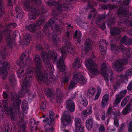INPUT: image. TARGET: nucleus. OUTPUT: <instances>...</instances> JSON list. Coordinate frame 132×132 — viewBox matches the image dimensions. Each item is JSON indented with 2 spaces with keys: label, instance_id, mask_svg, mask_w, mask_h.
Segmentation results:
<instances>
[{
  "label": "nucleus",
  "instance_id": "f257e3e1",
  "mask_svg": "<svg viewBox=\"0 0 132 132\" xmlns=\"http://www.w3.org/2000/svg\"><path fill=\"white\" fill-rule=\"evenodd\" d=\"M41 56L46 67L47 72L46 75L45 73H44L41 71L40 69L42 67V61L39 55L36 54L34 58V61L36 65L35 72L37 75L36 77L40 84L42 82L46 84L49 82L47 77H48V75L50 73L51 75L54 71L52 65L50 63V60L52 57L53 60L54 62L57 59L58 55L55 52L49 51L47 54L45 52L43 51L41 52Z\"/></svg>",
  "mask_w": 132,
  "mask_h": 132
},
{
  "label": "nucleus",
  "instance_id": "f03ea898",
  "mask_svg": "<svg viewBox=\"0 0 132 132\" xmlns=\"http://www.w3.org/2000/svg\"><path fill=\"white\" fill-rule=\"evenodd\" d=\"M73 78L71 80L69 86L70 89H72L77 84L78 82L80 84H84L87 81L85 79L81 74L77 72L73 73Z\"/></svg>",
  "mask_w": 132,
  "mask_h": 132
},
{
  "label": "nucleus",
  "instance_id": "7ed1b4c3",
  "mask_svg": "<svg viewBox=\"0 0 132 132\" xmlns=\"http://www.w3.org/2000/svg\"><path fill=\"white\" fill-rule=\"evenodd\" d=\"M101 72L106 82L109 81V78H110V81L112 82L113 77V74L108 63H103L102 64Z\"/></svg>",
  "mask_w": 132,
  "mask_h": 132
},
{
  "label": "nucleus",
  "instance_id": "20e7f679",
  "mask_svg": "<svg viewBox=\"0 0 132 132\" xmlns=\"http://www.w3.org/2000/svg\"><path fill=\"white\" fill-rule=\"evenodd\" d=\"M94 59L92 57L85 59V64L87 68L90 70L91 73L93 75H95L98 74L99 71L96 64L94 62Z\"/></svg>",
  "mask_w": 132,
  "mask_h": 132
},
{
  "label": "nucleus",
  "instance_id": "39448f33",
  "mask_svg": "<svg viewBox=\"0 0 132 132\" xmlns=\"http://www.w3.org/2000/svg\"><path fill=\"white\" fill-rule=\"evenodd\" d=\"M33 71L28 70L25 72V79L23 83V87L27 88L30 87L31 83L33 80Z\"/></svg>",
  "mask_w": 132,
  "mask_h": 132
},
{
  "label": "nucleus",
  "instance_id": "423d86ee",
  "mask_svg": "<svg viewBox=\"0 0 132 132\" xmlns=\"http://www.w3.org/2000/svg\"><path fill=\"white\" fill-rule=\"evenodd\" d=\"M47 4L50 6L56 5H58L57 9L60 11H65L66 9L69 8V6L72 5V4L68 3H64L63 5L60 4V2H57L54 0L49 1L47 2Z\"/></svg>",
  "mask_w": 132,
  "mask_h": 132
},
{
  "label": "nucleus",
  "instance_id": "0eeeda50",
  "mask_svg": "<svg viewBox=\"0 0 132 132\" xmlns=\"http://www.w3.org/2000/svg\"><path fill=\"white\" fill-rule=\"evenodd\" d=\"M128 60L126 59H120L115 61L112 63L113 68L117 72H121L123 69V65L126 64Z\"/></svg>",
  "mask_w": 132,
  "mask_h": 132
},
{
  "label": "nucleus",
  "instance_id": "6e6552de",
  "mask_svg": "<svg viewBox=\"0 0 132 132\" xmlns=\"http://www.w3.org/2000/svg\"><path fill=\"white\" fill-rule=\"evenodd\" d=\"M3 104L4 109L5 110L6 114L7 116H9L10 115V116L12 119L13 120H15V115L14 114V110L13 109L12 106V105L10 107H8V104L6 101H3Z\"/></svg>",
  "mask_w": 132,
  "mask_h": 132
},
{
  "label": "nucleus",
  "instance_id": "1a4fd4ad",
  "mask_svg": "<svg viewBox=\"0 0 132 132\" xmlns=\"http://www.w3.org/2000/svg\"><path fill=\"white\" fill-rule=\"evenodd\" d=\"M130 0H126L122 4H121V6L118 9L117 13L120 17H122L125 15L126 13V6L129 4Z\"/></svg>",
  "mask_w": 132,
  "mask_h": 132
},
{
  "label": "nucleus",
  "instance_id": "9d476101",
  "mask_svg": "<svg viewBox=\"0 0 132 132\" xmlns=\"http://www.w3.org/2000/svg\"><path fill=\"white\" fill-rule=\"evenodd\" d=\"M10 63L8 61L4 62L2 64L3 67L0 68V73L2 79H4L7 74V70L10 67Z\"/></svg>",
  "mask_w": 132,
  "mask_h": 132
},
{
  "label": "nucleus",
  "instance_id": "9b49d317",
  "mask_svg": "<svg viewBox=\"0 0 132 132\" xmlns=\"http://www.w3.org/2000/svg\"><path fill=\"white\" fill-rule=\"evenodd\" d=\"M26 7L31 12V13L28 14L29 19L30 20L32 19H35L37 18L39 15V13L36 11L35 5H32L31 6L30 5H28Z\"/></svg>",
  "mask_w": 132,
  "mask_h": 132
},
{
  "label": "nucleus",
  "instance_id": "f8f14e48",
  "mask_svg": "<svg viewBox=\"0 0 132 132\" xmlns=\"http://www.w3.org/2000/svg\"><path fill=\"white\" fill-rule=\"evenodd\" d=\"M63 42L67 47L68 52L72 55L75 54V49L73 45H71V42L69 39H67L66 37L63 38Z\"/></svg>",
  "mask_w": 132,
  "mask_h": 132
},
{
  "label": "nucleus",
  "instance_id": "ddd939ff",
  "mask_svg": "<svg viewBox=\"0 0 132 132\" xmlns=\"http://www.w3.org/2000/svg\"><path fill=\"white\" fill-rule=\"evenodd\" d=\"M69 111H65L61 117V122L64 126H67L70 121L71 117L69 115Z\"/></svg>",
  "mask_w": 132,
  "mask_h": 132
},
{
  "label": "nucleus",
  "instance_id": "4468645a",
  "mask_svg": "<svg viewBox=\"0 0 132 132\" xmlns=\"http://www.w3.org/2000/svg\"><path fill=\"white\" fill-rule=\"evenodd\" d=\"M99 45L101 54L103 55H104L106 53L107 49L105 40L103 39H101L99 42Z\"/></svg>",
  "mask_w": 132,
  "mask_h": 132
},
{
  "label": "nucleus",
  "instance_id": "2eb2a0df",
  "mask_svg": "<svg viewBox=\"0 0 132 132\" xmlns=\"http://www.w3.org/2000/svg\"><path fill=\"white\" fill-rule=\"evenodd\" d=\"M54 62H56L57 63V67L61 72L65 71V67L64 63V57L63 56L60 57L58 60L56 59V61Z\"/></svg>",
  "mask_w": 132,
  "mask_h": 132
},
{
  "label": "nucleus",
  "instance_id": "dca6fc26",
  "mask_svg": "<svg viewBox=\"0 0 132 132\" xmlns=\"http://www.w3.org/2000/svg\"><path fill=\"white\" fill-rule=\"evenodd\" d=\"M25 57V54L22 53L20 58L17 61L16 63V64L18 66H20V67H23V69L28 68L26 61L25 62V63L23 62L24 59Z\"/></svg>",
  "mask_w": 132,
  "mask_h": 132
},
{
  "label": "nucleus",
  "instance_id": "f3484780",
  "mask_svg": "<svg viewBox=\"0 0 132 132\" xmlns=\"http://www.w3.org/2000/svg\"><path fill=\"white\" fill-rule=\"evenodd\" d=\"M49 115L50 118L46 117L45 119L43 120V121L44 122H47L49 125H53L54 121V117L55 116V114L53 112L50 111Z\"/></svg>",
  "mask_w": 132,
  "mask_h": 132
},
{
  "label": "nucleus",
  "instance_id": "a211bd4d",
  "mask_svg": "<svg viewBox=\"0 0 132 132\" xmlns=\"http://www.w3.org/2000/svg\"><path fill=\"white\" fill-rule=\"evenodd\" d=\"M66 108L71 112H73L75 109V105L73 101L71 100H69L65 102Z\"/></svg>",
  "mask_w": 132,
  "mask_h": 132
},
{
  "label": "nucleus",
  "instance_id": "6ab92c4d",
  "mask_svg": "<svg viewBox=\"0 0 132 132\" xmlns=\"http://www.w3.org/2000/svg\"><path fill=\"white\" fill-rule=\"evenodd\" d=\"M56 100L57 102L60 103L64 97L63 91L59 88H57L56 90Z\"/></svg>",
  "mask_w": 132,
  "mask_h": 132
},
{
  "label": "nucleus",
  "instance_id": "aec40b11",
  "mask_svg": "<svg viewBox=\"0 0 132 132\" xmlns=\"http://www.w3.org/2000/svg\"><path fill=\"white\" fill-rule=\"evenodd\" d=\"M91 48L90 40L89 38H87L85 42L84 46L82 47V50L87 52Z\"/></svg>",
  "mask_w": 132,
  "mask_h": 132
},
{
  "label": "nucleus",
  "instance_id": "412c9836",
  "mask_svg": "<svg viewBox=\"0 0 132 132\" xmlns=\"http://www.w3.org/2000/svg\"><path fill=\"white\" fill-rule=\"evenodd\" d=\"M128 102L129 103L127 105L129 104L130 106H131L132 105V97H131L130 96H126L122 101L121 105V107H124Z\"/></svg>",
  "mask_w": 132,
  "mask_h": 132
},
{
  "label": "nucleus",
  "instance_id": "4be33fe9",
  "mask_svg": "<svg viewBox=\"0 0 132 132\" xmlns=\"http://www.w3.org/2000/svg\"><path fill=\"white\" fill-rule=\"evenodd\" d=\"M20 98L15 97V96L13 98V100L14 101L15 100L16 104L14 103H13L12 107L14 110V112L15 111H19V109L20 105L21 103V100L19 99Z\"/></svg>",
  "mask_w": 132,
  "mask_h": 132
},
{
  "label": "nucleus",
  "instance_id": "5701e85b",
  "mask_svg": "<svg viewBox=\"0 0 132 132\" xmlns=\"http://www.w3.org/2000/svg\"><path fill=\"white\" fill-rule=\"evenodd\" d=\"M6 38L7 46L10 48H12L14 44V41L13 39L11 38L10 32L7 33Z\"/></svg>",
  "mask_w": 132,
  "mask_h": 132
},
{
  "label": "nucleus",
  "instance_id": "b1692460",
  "mask_svg": "<svg viewBox=\"0 0 132 132\" xmlns=\"http://www.w3.org/2000/svg\"><path fill=\"white\" fill-rule=\"evenodd\" d=\"M95 89L93 87H90L87 91L85 92V95L87 97L91 98L95 94Z\"/></svg>",
  "mask_w": 132,
  "mask_h": 132
},
{
  "label": "nucleus",
  "instance_id": "393cba45",
  "mask_svg": "<svg viewBox=\"0 0 132 132\" xmlns=\"http://www.w3.org/2000/svg\"><path fill=\"white\" fill-rule=\"evenodd\" d=\"M80 103L83 106H86L88 104V102L86 98L82 94H80L78 97Z\"/></svg>",
  "mask_w": 132,
  "mask_h": 132
},
{
  "label": "nucleus",
  "instance_id": "a878e982",
  "mask_svg": "<svg viewBox=\"0 0 132 132\" xmlns=\"http://www.w3.org/2000/svg\"><path fill=\"white\" fill-rule=\"evenodd\" d=\"M93 119L90 118H88L86 120V126L88 131H90L91 130L93 125Z\"/></svg>",
  "mask_w": 132,
  "mask_h": 132
},
{
  "label": "nucleus",
  "instance_id": "bb28decb",
  "mask_svg": "<svg viewBox=\"0 0 132 132\" xmlns=\"http://www.w3.org/2000/svg\"><path fill=\"white\" fill-rule=\"evenodd\" d=\"M40 13L42 15V17L40 18H39L37 20V23L36 24V27L37 26H39L44 21V17H45V18H47V16L46 15H43L45 14V13H47L46 12L42 11L40 12Z\"/></svg>",
  "mask_w": 132,
  "mask_h": 132
},
{
  "label": "nucleus",
  "instance_id": "cd10ccee",
  "mask_svg": "<svg viewBox=\"0 0 132 132\" xmlns=\"http://www.w3.org/2000/svg\"><path fill=\"white\" fill-rule=\"evenodd\" d=\"M52 28L56 33L57 34L60 35L62 32V27H59L58 24H55L54 26Z\"/></svg>",
  "mask_w": 132,
  "mask_h": 132
},
{
  "label": "nucleus",
  "instance_id": "c85d7f7f",
  "mask_svg": "<svg viewBox=\"0 0 132 132\" xmlns=\"http://www.w3.org/2000/svg\"><path fill=\"white\" fill-rule=\"evenodd\" d=\"M120 29L119 28L114 27L111 29L110 34L112 36H116L119 35L120 33Z\"/></svg>",
  "mask_w": 132,
  "mask_h": 132
},
{
  "label": "nucleus",
  "instance_id": "c756f323",
  "mask_svg": "<svg viewBox=\"0 0 132 132\" xmlns=\"http://www.w3.org/2000/svg\"><path fill=\"white\" fill-rule=\"evenodd\" d=\"M109 97V95L107 94H105L103 96L101 102L102 105L103 107H105L107 105Z\"/></svg>",
  "mask_w": 132,
  "mask_h": 132
},
{
  "label": "nucleus",
  "instance_id": "7c9ffc66",
  "mask_svg": "<svg viewBox=\"0 0 132 132\" xmlns=\"http://www.w3.org/2000/svg\"><path fill=\"white\" fill-rule=\"evenodd\" d=\"M15 11L17 13L16 17L19 19H21L23 16V12L22 9L20 7L16 6L15 8Z\"/></svg>",
  "mask_w": 132,
  "mask_h": 132
},
{
  "label": "nucleus",
  "instance_id": "2f4dec72",
  "mask_svg": "<svg viewBox=\"0 0 132 132\" xmlns=\"http://www.w3.org/2000/svg\"><path fill=\"white\" fill-rule=\"evenodd\" d=\"M26 88H27L23 87L22 86V89L21 90L19 91L18 93L16 94L15 97L18 98H20V97H21L23 96L26 92L25 90Z\"/></svg>",
  "mask_w": 132,
  "mask_h": 132
},
{
  "label": "nucleus",
  "instance_id": "473e14b6",
  "mask_svg": "<svg viewBox=\"0 0 132 132\" xmlns=\"http://www.w3.org/2000/svg\"><path fill=\"white\" fill-rule=\"evenodd\" d=\"M105 16L104 14H101L99 15L96 20V23L97 24H99L100 23L104 20Z\"/></svg>",
  "mask_w": 132,
  "mask_h": 132
},
{
  "label": "nucleus",
  "instance_id": "72a5a7b5",
  "mask_svg": "<svg viewBox=\"0 0 132 132\" xmlns=\"http://www.w3.org/2000/svg\"><path fill=\"white\" fill-rule=\"evenodd\" d=\"M28 107L27 102L26 101H23L22 103L21 108L24 110L23 112L24 113H27V110L28 109Z\"/></svg>",
  "mask_w": 132,
  "mask_h": 132
},
{
  "label": "nucleus",
  "instance_id": "f704fd0d",
  "mask_svg": "<svg viewBox=\"0 0 132 132\" xmlns=\"http://www.w3.org/2000/svg\"><path fill=\"white\" fill-rule=\"evenodd\" d=\"M3 2L2 0H0V18L3 16L5 13V10L3 6Z\"/></svg>",
  "mask_w": 132,
  "mask_h": 132
},
{
  "label": "nucleus",
  "instance_id": "c9c22d12",
  "mask_svg": "<svg viewBox=\"0 0 132 132\" xmlns=\"http://www.w3.org/2000/svg\"><path fill=\"white\" fill-rule=\"evenodd\" d=\"M9 80L12 86H14L15 85V76L13 74L10 76Z\"/></svg>",
  "mask_w": 132,
  "mask_h": 132
},
{
  "label": "nucleus",
  "instance_id": "e433bc0d",
  "mask_svg": "<svg viewBox=\"0 0 132 132\" xmlns=\"http://www.w3.org/2000/svg\"><path fill=\"white\" fill-rule=\"evenodd\" d=\"M24 39L23 43L27 45L29 42L30 41L31 39V36L29 34H27L24 36Z\"/></svg>",
  "mask_w": 132,
  "mask_h": 132
},
{
  "label": "nucleus",
  "instance_id": "4c0bfd02",
  "mask_svg": "<svg viewBox=\"0 0 132 132\" xmlns=\"http://www.w3.org/2000/svg\"><path fill=\"white\" fill-rule=\"evenodd\" d=\"M36 24H30L26 27V28L28 30L31 32L35 31L36 30Z\"/></svg>",
  "mask_w": 132,
  "mask_h": 132
},
{
  "label": "nucleus",
  "instance_id": "58836bf2",
  "mask_svg": "<svg viewBox=\"0 0 132 132\" xmlns=\"http://www.w3.org/2000/svg\"><path fill=\"white\" fill-rule=\"evenodd\" d=\"M67 49V47L65 45V46H63L62 47L61 49V52L62 54H64L63 55L60 57L63 56L64 57H64L66 55V54L68 52Z\"/></svg>",
  "mask_w": 132,
  "mask_h": 132
},
{
  "label": "nucleus",
  "instance_id": "ea45409f",
  "mask_svg": "<svg viewBox=\"0 0 132 132\" xmlns=\"http://www.w3.org/2000/svg\"><path fill=\"white\" fill-rule=\"evenodd\" d=\"M131 110V106H130L129 104L127 105L126 107L123 110L122 113L123 115H126L129 111H130Z\"/></svg>",
  "mask_w": 132,
  "mask_h": 132
},
{
  "label": "nucleus",
  "instance_id": "a19ab883",
  "mask_svg": "<svg viewBox=\"0 0 132 132\" xmlns=\"http://www.w3.org/2000/svg\"><path fill=\"white\" fill-rule=\"evenodd\" d=\"M81 36V33L79 31L76 30L75 33L73 37L75 38L78 39L79 40L80 39Z\"/></svg>",
  "mask_w": 132,
  "mask_h": 132
},
{
  "label": "nucleus",
  "instance_id": "79ce46f5",
  "mask_svg": "<svg viewBox=\"0 0 132 132\" xmlns=\"http://www.w3.org/2000/svg\"><path fill=\"white\" fill-rule=\"evenodd\" d=\"M111 50L114 53L116 54H118L119 51L118 47L114 44H111Z\"/></svg>",
  "mask_w": 132,
  "mask_h": 132
},
{
  "label": "nucleus",
  "instance_id": "37998d69",
  "mask_svg": "<svg viewBox=\"0 0 132 132\" xmlns=\"http://www.w3.org/2000/svg\"><path fill=\"white\" fill-rule=\"evenodd\" d=\"M96 15V11L95 9H91L90 11V13L88 15V19L92 18H94Z\"/></svg>",
  "mask_w": 132,
  "mask_h": 132
},
{
  "label": "nucleus",
  "instance_id": "c03bdc74",
  "mask_svg": "<svg viewBox=\"0 0 132 132\" xmlns=\"http://www.w3.org/2000/svg\"><path fill=\"white\" fill-rule=\"evenodd\" d=\"M80 66L79 59L77 58L76 59L75 63L73 64V67L74 68L75 67L79 68L80 67Z\"/></svg>",
  "mask_w": 132,
  "mask_h": 132
},
{
  "label": "nucleus",
  "instance_id": "a18cd8bd",
  "mask_svg": "<svg viewBox=\"0 0 132 132\" xmlns=\"http://www.w3.org/2000/svg\"><path fill=\"white\" fill-rule=\"evenodd\" d=\"M46 94L47 97L51 99L54 98V94L51 90L48 89Z\"/></svg>",
  "mask_w": 132,
  "mask_h": 132
},
{
  "label": "nucleus",
  "instance_id": "49530a36",
  "mask_svg": "<svg viewBox=\"0 0 132 132\" xmlns=\"http://www.w3.org/2000/svg\"><path fill=\"white\" fill-rule=\"evenodd\" d=\"M116 7V6H113L111 4H108L107 5H103L102 6V8L104 9H109L110 10H112Z\"/></svg>",
  "mask_w": 132,
  "mask_h": 132
},
{
  "label": "nucleus",
  "instance_id": "de8ad7c7",
  "mask_svg": "<svg viewBox=\"0 0 132 132\" xmlns=\"http://www.w3.org/2000/svg\"><path fill=\"white\" fill-rule=\"evenodd\" d=\"M75 126L76 127L82 125L81 120L79 118H76L75 120Z\"/></svg>",
  "mask_w": 132,
  "mask_h": 132
},
{
  "label": "nucleus",
  "instance_id": "09e8293b",
  "mask_svg": "<svg viewBox=\"0 0 132 132\" xmlns=\"http://www.w3.org/2000/svg\"><path fill=\"white\" fill-rule=\"evenodd\" d=\"M30 87L27 88L25 90V91H26V93H27L30 97L34 98L36 95V94L34 93H32L29 91Z\"/></svg>",
  "mask_w": 132,
  "mask_h": 132
},
{
  "label": "nucleus",
  "instance_id": "8fccbe9b",
  "mask_svg": "<svg viewBox=\"0 0 132 132\" xmlns=\"http://www.w3.org/2000/svg\"><path fill=\"white\" fill-rule=\"evenodd\" d=\"M122 98L119 95H117V97L113 103L114 105H115V106H117L120 103Z\"/></svg>",
  "mask_w": 132,
  "mask_h": 132
},
{
  "label": "nucleus",
  "instance_id": "3c124183",
  "mask_svg": "<svg viewBox=\"0 0 132 132\" xmlns=\"http://www.w3.org/2000/svg\"><path fill=\"white\" fill-rule=\"evenodd\" d=\"M27 68L24 69H23V67H20V69L19 70H17V74L19 75L18 76L19 78H21V75L22 74V73L24 72V71L26 70Z\"/></svg>",
  "mask_w": 132,
  "mask_h": 132
},
{
  "label": "nucleus",
  "instance_id": "603ef678",
  "mask_svg": "<svg viewBox=\"0 0 132 132\" xmlns=\"http://www.w3.org/2000/svg\"><path fill=\"white\" fill-rule=\"evenodd\" d=\"M84 131V127L82 125H81L76 127L75 131V132H83Z\"/></svg>",
  "mask_w": 132,
  "mask_h": 132
},
{
  "label": "nucleus",
  "instance_id": "864d4df0",
  "mask_svg": "<svg viewBox=\"0 0 132 132\" xmlns=\"http://www.w3.org/2000/svg\"><path fill=\"white\" fill-rule=\"evenodd\" d=\"M132 75V68L128 69L127 70L126 73L124 76L125 78L131 76Z\"/></svg>",
  "mask_w": 132,
  "mask_h": 132
},
{
  "label": "nucleus",
  "instance_id": "5fc2aeb1",
  "mask_svg": "<svg viewBox=\"0 0 132 132\" xmlns=\"http://www.w3.org/2000/svg\"><path fill=\"white\" fill-rule=\"evenodd\" d=\"M51 125H49L47 124V125H46L45 126V132H52L53 129L52 127H49Z\"/></svg>",
  "mask_w": 132,
  "mask_h": 132
},
{
  "label": "nucleus",
  "instance_id": "6e6d98bb",
  "mask_svg": "<svg viewBox=\"0 0 132 132\" xmlns=\"http://www.w3.org/2000/svg\"><path fill=\"white\" fill-rule=\"evenodd\" d=\"M127 92V90L126 89L122 90L120 92L119 94L118 95L122 98L125 96Z\"/></svg>",
  "mask_w": 132,
  "mask_h": 132
},
{
  "label": "nucleus",
  "instance_id": "4d7b16f0",
  "mask_svg": "<svg viewBox=\"0 0 132 132\" xmlns=\"http://www.w3.org/2000/svg\"><path fill=\"white\" fill-rule=\"evenodd\" d=\"M114 124L116 127H117L119 126V119L117 117H114Z\"/></svg>",
  "mask_w": 132,
  "mask_h": 132
},
{
  "label": "nucleus",
  "instance_id": "13d9d810",
  "mask_svg": "<svg viewBox=\"0 0 132 132\" xmlns=\"http://www.w3.org/2000/svg\"><path fill=\"white\" fill-rule=\"evenodd\" d=\"M128 39V37L127 36L125 35L120 40V44H121L122 43H125V44Z\"/></svg>",
  "mask_w": 132,
  "mask_h": 132
},
{
  "label": "nucleus",
  "instance_id": "bf43d9fd",
  "mask_svg": "<svg viewBox=\"0 0 132 132\" xmlns=\"http://www.w3.org/2000/svg\"><path fill=\"white\" fill-rule=\"evenodd\" d=\"M46 108V103L45 102H43L40 105V109L42 111H45Z\"/></svg>",
  "mask_w": 132,
  "mask_h": 132
},
{
  "label": "nucleus",
  "instance_id": "052dcab7",
  "mask_svg": "<svg viewBox=\"0 0 132 132\" xmlns=\"http://www.w3.org/2000/svg\"><path fill=\"white\" fill-rule=\"evenodd\" d=\"M52 38L53 40V43L56 45L57 43V36L54 35H53L52 36Z\"/></svg>",
  "mask_w": 132,
  "mask_h": 132
},
{
  "label": "nucleus",
  "instance_id": "680f3d73",
  "mask_svg": "<svg viewBox=\"0 0 132 132\" xmlns=\"http://www.w3.org/2000/svg\"><path fill=\"white\" fill-rule=\"evenodd\" d=\"M55 18V17H53L49 20L48 21V23L50 26L52 25L53 24H54Z\"/></svg>",
  "mask_w": 132,
  "mask_h": 132
},
{
  "label": "nucleus",
  "instance_id": "e2e57ef3",
  "mask_svg": "<svg viewBox=\"0 0 132 132\" xmlns=\"http://www.w3.org/2000/svg\"><path fill=\"white\" fill-rule=\"evenodd\" d=\"M50 26V25H49L48 23H46L45 24L44 27V29L43 31L45 34L47 32V31L48 30V29Z\"/></svg>",
  "mask_w": 132,
  "mask_h": 132
},
{
  "label": "nucleus",
  "instance_id": "0e129e2a",
  "mask_svg": "<svg viewBox=\"0 0 132 132\" xmlns=\"http://www.w3.org/2000/svg\"><path fill=\"white\" fill-rule=\"evenodd\" d=\"M27 123H23L21 124V128H22V131L23 132H27L26 131H25V128L26 127V125Z\"/></svg>",
  "mask_w": 132,
  "mask_h": 132
},
{
  "label": "nucleus",
  "instance_id": "69168bd1",
  "mask_svg": "<svg viewBox=\"0 0 132 132\" xmlns=\"http://www.w3.org/2000/svg\"><path fill=\"white\" fill-rule=\"evenodd\" d=\"M69 78V76H65L62 78L61 81L64 83L67 82L68 81Z\"/></svg>",
  "mask_w": 132,
  "mask_h": 132
},
{
  "label": "nucleus",
  "instance_id": "338daca9",
  "mask_svg": "<svg viewBox=\"0 0 132 132\" xmlns=\"http://www.w3.org/2000/svg\"><path fill=\"white\" fill-rule=\"evenodd\" d=\"M132 43V39L129 38L128 39L125 44L127 46H129Z\"/></svg>",
  "mask_w": 132,
  "mask_h": 132
},
{
  "label": "nucleus",
  "instance_id": "774afa93",
  "mask_svg": "<svg viewBox=\"0 0 132 132\" xmlns=\"http://www.w3.org/2000/svg\"><path fill=\"white\" fill-rule=\"evenodd\" d=\"M128 131L129 132H132V120L128 125Z\"/></svg>",
  "mask_w": 132,
  "mask_h": 132
}]
</instances>
